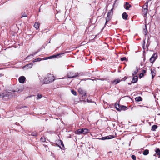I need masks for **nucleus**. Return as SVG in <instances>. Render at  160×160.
Instances as JSON below:
<instances>
[{
	"label": "nucleus",
	"instance_id": "f257e3e1",
	"mask_svg": "<svg viewBox=\"0 0 160 160\" xmlns=\"http://www.w3.org/2000/svg\"><path fill=\"white\" fill-rule=\"evenodd\" d=\"M55 78L53 75L48 74L45 76L44 78V83L46 84H48L53 82Z\"/></svg>",
	"mask_w": 160,
	"mask_h": 160
},
{
	"label": "nucleus",
	"instance_id": "f03ea898",
	"mask_svg": "<svg viewBox=\"0 0 160 160\" xmlns=\"http://www.w3.org/2000/svg\"><path fill=\"white\" fill-rule=\"evenodd\" d=\"M52 56H50V57H47L46 58H37L34 59L33 61V62H37L40 61L42 60H47V59H51L52 58Z\"/></svg>",
	"mask_w": 160,
	"mask_h": 160
},
{
	"label": "nucleus",
	"instance_id": "7ed1b4c3",
	"mask_svg": "<svg viewBox=\"0 0 160 160\" xmlns=\"http://www.w3.org/2000/svg\"><path fill=\"white\" fill-rule=\"evenodd\" d=\"M157 57V55L156 53L154 54L152 57L150 58V62L151 63H153L156 60Z\"/></svg>",
	"mask_w": 160,
	"mask_h": 160
},
{
	"label": "nucleus",
	"instance_id": "20e7f679",
	"mask_svg": "<svg viewBox=\"0 0 160 160\" xmlns=\"http://www.w3.org/2000/svg\"><path fill=\"white\" fill-rule=\"evenodd\" d=\"M68 78H76L78 77V73H75V75H73V73L70 72L68 74Z\"/></svg>",
	"mask_w": 160,
	"mask_h": 160
},
{
	"label": "nucleus",
	"instance_id": "39448f33",
	"mask_svg": "<svg viewBox=\"0 0 160 160\" xmlns=\"http://www.w3.org/2000/svg\"><path fill=\"white\" fill-rule=\"evenodd\" d=\"M26 78L25 77L22 76L19 77V82L21 83H23L24 82Z\"/></svg>",
	"mask_w": 160,
	"mask_h": 160
},
{
	"label": "nucleus",
	"instance_id": "423d86ee",
	"mask_svg": "<svg viewBox=\"0 0 160 160\" xmlns=\"http://www.w3.org/2000/svg\"><path fill=\"white\" fill-rule=\"evenodd\" d=\"M114 138V136H109L107 137H102L100 139L102 140H104L106 139H109L112 138Z\"/></svg>",
	"mask_w": 160,
	"mask_h": 160
},
{
	"label": "nucleus",
	"instance_id": "0eeeda50",
	"mask_svg": "<svg viewBox=\"0 0 160 160\" xmlns=\"http://www.w3.org/2000/svg\"><path fill=\"white\" fill-rule=\"evenodd\" d=\"M131 7V5L127 2H126L124 5V8L127 10H128Z\"/></svg>",
	"mask_w": 160,
	"mask_h": 160
},
{
	"label": "nucleus",
	"instance_id": "6e6552de",
	"mask_svg": "<svg viewBox=\"0 0 160 160\" xmlns=\"http://www.w3.org/2000/svg\"><path fill=\"white\" fill-rule=\"evenodd\" d=\"M82 129H79L75 131V133L76 134H82Z\"/></svg>",
	"mask_w": 160,
	"mask_h": 160
},
{
	"label": "nucleus",
	"instance_id": "1a4fd4ad",
	"mask_svg": "<svg viewBox=\"0 0 160 160\" xmlns=\"http://www.w3.org/2000/svg\"><path fill=\"white\" fill-rule=\"evenodd\" d=\"M138 80V77L137 76H135L133 77L132 82L133 83H135Z\"/></svg>",
	"mask_w": 160,
	"mask_h": 160
},
{
	"label": "nucleus",
	"instance_id": "9d476101",
	"mask_svg": "<svg viewBox=\"0 0 160 160\" xmlns=\"http://www.w3.org/2000/svg\"><path fill=\"white\" fill-rule=\"evenodd\" d=\"M82 132L83 134H85L89 132V130L86 128H82Z\"/></svg>",
	"mask_w": 160,
	"mask_h": 160
},
{
	"label": "nucleus",
	"instance_id": "9b49d317",
	"mask_svg": "<svg viewBox=\"0 0 160 160\" xmlns=\"http://www.w3.org/2000/svg\"><path fill=\"white\" fill-rule=\"evenodd\" d=\"M128 17V15L125 12H124L122 14V18L124 19L127 20Z\"/></svg>",
	"mask_w": 160,
	"mask_h": 160
},
{
	"label": "nucleus",
	"instance_id": "f8f14e48",
	"mask_svg": "<svg viewBox=\"0 0 160 160\" xmlns=\"http://www.w3.org/2000/svg\"><path fill=\"white\" fill-rule=\"evenodd\" d=\"M32 63H30L26 65L25 66L23 67V68L26 67L27 68H32Z\"/></svg>",
	"mask_w": 160,
	"mask_h": 160
},
{
	"label": "nucleus",
	"instance_id": "ddd939ff",
	"mask_svg": "<svg viewBox=\"0 0 160 160\" xmlns=\"http://www.w3.org/2000/svg\"><path fill=\"white\" fill-rule=\"evenodd\" d=\"M39 24L38 22H35L34 25V27L35 28L37 29H38L39 28Z\"/></svg>",
	"mask_w": 160,
	"mask_h": 160
},
{
	"label": "nucleus",
	"instance_id": "4468645a",
	"mask_svg": "<svg viewBox=\"0 0 160 160\" xmlns=\"http://www.w3.org/2000/svg\"><path fill=\"white\" fill-rule=\"evenodd\" d=\"M148 2H147L143 6V9H148Z\"/></svg>",
	"mask_w": 160,
	"mask_h": 160
},
{
	"label": "nucleus",
	"instance_id": "2eb2a0df",
	"mask_svg": "<svg viewBox=\"0 0 160 160\" xmlns=\"http://www.w3.org/2000/svg\"><path fill=\"white\" fill-rule=\"evenodd\" d=\"M149 153V150L148 149H146L143 152V154L144 155H146L148 154Z\"/></svg>",
	"mask_w": 160,
	"mask_h": 160
},
{
	"label": "nucleus",
	"instance_id": "dca6fc26",
	"mask_svg": "<svg viewBox=\"0 0 160 160\" xmlns=\"http://www.w3.org/2000/svg\"><path fill=\"white\" fill-rule=\"evenodd\" d=\"M120 82V80L119 79H116L113 82V84H116L117 83H118Z\"/></svg>",
	"mask_w": 160,
	"mask_h": 160
},
{
	"label": "nucleus",
	"instance_id": "f3484780",
	"mask_svg": "<svg viewBox=\"0 0 160 160\" xmlns=\"http://www.w3.org/2000/svg\"><path fill=\"white\" fill-rule=\"evenodd\" d=\"M135 99L137 101H140L142 100V98L140 97H136Z\"/></svg>",
	"mask_w": 160,
	"mask_h": 160
},
{
	"label": "nucleus",
	"instance_id": "a211bd4d",
	"mask_svg": "<svg viewBox=\"0 0 160 160\" xmlns=\"http://www.w3.org/2000/svg\"><path fill=\"white\" fill-rule=\"evenodd\" d=\"M148 9H143V14L145 15H146L148 13Z\"/></svg>",
	"mask_w": 160,
	"mask_h": 160
},
{
	"label": "nucleus",
	"instance_id": "6ab92c4d",
	"mask_svg": "<svg viewBox=\"0 0 160 160\" xmlns=\"http://www.w3.org/2000/svg\"><path fill=\"white\" fill-rule=\"evenodd\" d=\"M111 17L110 16H108V15H107V17L106 18V23L108 22L110 19V18H111Z\"/></svg>",
	"mask_w": 160,
	"mask_h": 160
},
{
	"label": "nucleus",
	"instance_id": "aec40b11",
	"mask_svg": "<svg viewBox=\"0 0 160 160\" xmlns=\"http://www.w3.org/2000/svg\"><path fill=\"white\" fill-rule=\"evenodd\" d=\"M155 152L159 156V157L160 156V150L159 149H157L156 150Z\"/></svg>",
	"mask_w": 160,
	"mask_h": 160
},
{
	"label": "nucleus",
	"instance_id": "412c9836",
	"mask_svg": "<svg viewBox=\"0 0 160 160\" xmlns=\"http://www.w3.org/2000/svg\"><path fill=\"white\" fill-rule=\"evenodd\" d=\"M138 67H136L135 70V71L132 74L133 75H135L137 73L138 71Z\"/></svg>",
	"mask_w": 160,
	"mask_h": 160
},
{
	"label": "nucleus",
	"instance_id": "4be33fe9",
	"mask_svg": "<svg viewBox=\"0 0 160 160\" xmlns=\"http://www.w3.org/2000/svg\"><path fill=\"white\" fill-rule=\"evenodd\" d=\"M151 72L152 73V78H153L155 75L156 72L152 70H151Z\"/></svg>",
	"mask_w": 160,
	"mask_h": 160
},
{
	"label": "nucleus",
	"instance_id": "5701e85b",
	"mask_svg": "<svg viewBox=\"0 0 160 160\" xmlns=\"http://www.w3.org/2000/svg\"><path fill=\"white\" fill-rule=\"evenodd\" d=\"M120 105L117 103H116L115 104V107L116 108L117 110H118V108H119Z\"/></svg>",
	"mask_w": 160,
	"mask_h": 160
},
{
	"label": "nucleus",
	"instance_id": "b1692460",
	"mask_svg": "<svg viewBox=\"0 0 160 160\" xmlns=\"http://www.w3.org/2000/svg\"><path fill=\"white\" fill-rule=\"evenodd\" d=\"M157 128V126L156 125H154L152 126V129L154 131Z\"/></svg>",
	"mask_w": 160,
	"mask_h": 160
},
{
	"label": "nucleus",
	"instance_id": "393cba45",
	"mask_svg": "<svg viewBox=\"0 0 160 160\" xmlns=\"http://www.w3.org/2000/svg\"><path fill=\"white\" fill-rule=\"evenodd\" d=\"M112 9L109 11V12H108V16H112Z\"/></svg>",
	"mask_w": 160,
	"mask_h": 160
},
{
	"label": "nucleus",
	"instance_id": "a878e982",
	"mask_svg": "<svg viewBox=\"0 0 160 160\" xmlns=\"http://www.w3.org/2000/svg\"><path fill=\"white\" fill-rule=\"evenodd\" d=\"M127 108V107L125 106H122V110H125Z\"/></svg>",
	"mask_w": 160,
	"mask_h": 160
},
{
	"label": "nucleus",
	"instance_id": "bb28decb",
	"mask_svg": "<svg viewBox=\"0 0 160 160\" xmlns=\"http://www.w3.org/2000/svg\"><path fill=\"white\" fill-rule=\"evenodd\" d=\"M71 92L72 94H73L74 95H76L77 93L74 90H72L71 91Z\"/></svg>",
	"mask_w": 160,
	"mask_h": 160
},
{
	"label": "nucleus",
	"instance_id": "cd10ccee",
	"mask_svg": "<svg viewBox=\"0 0 160 160\" xmlns=\"http://www.w3.org/2000/svg\"><path fill=\"white\" fill-rule=\"evenodd\" d=\"M9 98H12L13 97V95L11 94V93H9L8 94Z\"/></svg>",
	"mask_w": 160,
	"mask_h": 160
},
{
	"label": "nucleus",
	"instance_id": "c85d7f7f",
	"mask_svg": "<svg viewBox=\"0 0 160 160\" xmlns=\"http://www.w3.org/2000/svg\"><path fill=\"white\" fill-rule=\"evenodd\" d=\"M37 134L36 132H33L32 133L31 135L33 136H36Z\"/></svg>",
	"mask_w": 160,
	"mask_h": 160
},
{
	"label": "nucleus",
	"instance_id": "c756f323",
	"mask_svg": "<svg viewBox=\"0 0 160 160\" xmlns=\"http://www.w3.org/2000/svg\"><path fill=\"white\" fill-rule=\"evenodd\" d=\"M131 157L132 159L133 160H136V157L134 155H132Z\"/></svg>",
	"mask_w": 160,
	"mask_h": 160
},
{
	"label": "nucleus",
	"instance_id": "7c9ffc66",
	"mask_svg": "<svg viewBox=\"0 0 160 160\" xmlns=\"http://www.w3.org/2000/svg\"><path fill=\"white\" fill-rule=\"evenodd\" d=\"M126 57H123L121 58V60L122 61H125L126 60Z\"/></svg>",
	"mask_w": 160,
	"mask_h": 160
},
{
	"label": "nucleus",
	"instance_id": "2f4dec72",
	"mask_svg": "<svg viewBox=\"0 0 160 160\" xmlns=\"http://www.w3.org/2000/svg\"><path fill=\"white\" fill-rule=\"evenodd\" d=\"M42 97V95H38L37 96V99H40Z\"/></svg>",
	"mask_w": 160,
	"mask_h": 160
},
{
	"label": "nucleus",
	"instance_id": "473e14b6",
	"mask_svg": "<svg viewBox=\"0 0 160 160\" xmlns=\"http://www.w3.org/2000/svg\"><path fill=\"white\" fill-rule=\"evenodd\" d=\"M41 140L42 142H45V138L44 137H42L41 138Z\"/></svg>",
	"mask_w": 160,
	"mask_h": 160
},
{
	"label": "nucleus",
	"instance_id": "72a5a7b5",
	"mask_svg": "<svg viewBox=\"0 0 160 160\" xmlns=\"http://www.w3.org/2000/svg\"><path fill=\"white\" fill-rule=\"evenodd\" d=\"M119 108H118V111H121V110H122V109H121L122 108V105H120L119 106Z\"/></svg>",
	"mask_w": 160,
	"mask_h": 160
},
{
	"label": "nucleus",
	"instance_id": "f704fd0d",
	"mask_svg": "<svg viewBox=\"0 0 160 160\" xmlns=\"http://www.w3.org/2000/svg\"><path fill=\"white\" fill-rule=\"evenodd\" d=\"M145 28H146V30H144V32H145V35H146V33H147V29H146V26H145Z\"/></svg>",
	"mask_w": 160,
	"mask_h": 160
},
{
	"label": "nucleus",
	"instance_id": "c9c22d12",
	"mask_svg": "<svg viewBox=\"0 0 160 160\" xmlns=\"http://www.w3.org/2000/svg\"><path fill=\"white\" fill-rule=\"evenodd\" d=\"M143 76V73H141L140 74L139 77L141 78Z\"/></svg>",
	"mask_w": 160,
	"mask_h": 160
},
{
	"label": "nucleus",
	"instance_id": "e433bc0d",
	"mask_svg": "<svg viewBox=\"0 0 160 160\" xmlns=\"http://www.w3.org/2000/svg\"><path fill=\"white\" fill-rule=\"evenodd\" d=\"M78 91L80 93H81V94H82V93L81 92H82V90L81 89H79Z\"/></svg>",
	"mask_w": 160,
	"mask_h": 160
},
{
	"label": "nucleus",
	"instance_id": "4c0bfd02",
	"mask_svg": "<svg viewBox=\"0 0 160 160\" xmlns=\"http://www.w3.org/2000/svg\"><path fill=\"white\" fill-rule=\"evenodd\" d=\"M61 145H62V147H61V148H62V149L64 147V144L63 143H61Z\"/></svg>",
	"mask_w": 160,
	"mask_h": 160
},
{
	"label": "nucleus",
	"instance_id": "58836bf2",
	"mask_svg": "<svg viewBox=\"0 0 160 160\" xmlns=\"http://www.w3.org/2000/svg\"><path fill=\"white\" fill-rule=\"evenodd\" d=\"M3 75L2 74H0V77H2Z\"/></svg>",
	"mask_w": 160,
	"mask_h": 160
},
{
	"label": "nucleus",
	"instance_id": "ea45409f",
	"mask_svg": "<svg viewBox=\"0 0 160 160\" xmlns=\"http://www.w3.org/2000/svg\"><path fill=\"white\" fill-rule=\"evenodd\" d=\"M82 79V80H84V81H86V80H88V79Z\"/></svg>",
	"mask_w": 160,
	"mask_h": 160
},
{
	"label": "nucleus",
	"instance_id": "a19ab883",
	"mask_svg": "<svg viewBox=\"0 0 160 160\" xmlns=\"http://www.w3.org/2000/svg\"><path fill=\"white\" fill-rule=\"evenodd\" d=\"M142 72L144 73H145L146 72V71L145 70H144Z\"/></svg>",
	"mask_w": 160,
	"mask_h": 160
},
{
	"label": "nucleus",
	"instance_id": "79ce46f5",
	"mask_svg": "<svg viewBox=\"0 0 160 160\" xmlns=\"http://www.w3.org/2000/svg\"><path fill=\"white\" fill-rule=\"evenodd\" d=\"M85 94H86L85 93H84V96H85Z\"/></svg>",
	"mask_w": 160,
	"mask_h": 160
}]
</instances>
